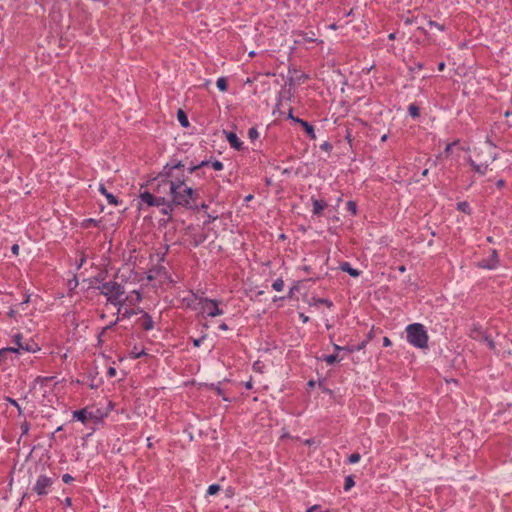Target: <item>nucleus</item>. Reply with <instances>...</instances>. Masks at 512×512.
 Returning a JSON list of instances; mask_svg holds the SVG:
<instances>
[{
  "label": "nucleus",
  "mask_w": 512,
  "mask_h": 512,
  "mask_svg": "<svg viewBox=\"0 0 512 512\" xmlns=\"http://www.w3.org/2000/svg\"><path fill=\"white\" fill-rule=\"evenodd\" d=\"M430 25H431V26H435V27H437L438 29H442V28H441V26H440L439 24L435 23V22H432V21H431V22H430Z\"/></svg>",
  "instance_id": "nucleus-52"
},
{
  "label": "nucleus",
  "mask_w": 512,
  "mask_h": 512,
  "mask_svg": "<svg viewBox=\"0 0 512 512\" xmlns=\"http://www.w3.org/2000/svg\"><path fill=\"white\" fill-rule=\"evenodd\" d=\"M248 136L251 140H255L259 137V132L255 127H252L248 130Z\"/></svg>",
  "instance_id": "nucleus-34"
},
{
  "label": "nucleus",
  "mask_w": 512,
  "mask_h": 512,
  "mask_svg": "<svg viewBox=\"0 0 512 512\" xmlns=\"http://www.w3.org/2000/svg\"><path fill=\"white\" fill-rule=\"evenodd\" d=\"M177 118L182 127L186 128L189 126V121H188L187 115L183 110H181V109L178 110Z\"/></svg>",
  "instance_id": "nucleus-17"
},
{
  "label": "nucleus",
  "mask_w": 512,
  "mask_h": 512,
  "mask_svg": "<svg viewBox=\"0 0 512 512\" xmlns=\"http://www.w3.org/2000/svg\"><path fill=\"white\" fill-rule=\"evenodd\" d=\"M99 192H100L102 195H104V196L106 197V199H107V201H108V203H109V204H111V205H118V200H117V198H116L113 194L109 193V192L106 190V188H105L104 184H100V186H99Z\"/></svg>",
  "instance_id": "nucleus-13"
},
{
  "label": "nucleus",
  "mask_w": 512,
  "mask_h": 512,
  "mask_svg": "<svg viewBox=\"0 0 512 512\" xmlns=\"http://www.w3.org/2000/svg\"><path fill=\"white\" fill-rule=\"evenodd\" d=\"M120 320V318L118 317L115 322L113 323H110V325L106 326L104 329H103V332H105L106 330L110 329L112 326H114L118 321Z\"/></svg>",
  "instance_id": "nucleus-45"
},
{
  "label": "nucleus",
  "mask_w": 512,
  "mask_h": 512,
  "mask_svg": "<svg viewBox=\"0 0 512 512\" xmlns=\"http://www.w3.org/2000/svg\"><path fill=\"white\" fill-rule=\"evenodd\" d=\"M361 459V456L359 453H353L351 454L349 457H348V462L350 464H355V463H358Z\"/></svg>",
  "instance_id": "nucleus-33"
},
{
  "label": "nucleus",
  "mask_w": 512,
  "mask_h": 512,
  "mask_svg": "<svg viewBox=\"0 0 512 512\" xmlns=\"http://www.w3.org/2000/svg\"><path fill=\"white\" fill-rule=\"evenodd\" d=\"M141 326L144 330L149 331L154 328V321L151 316L147 313H143V316L139 319Z\"/></svg>",
  "instance_id": "nucleus-11"
},
{
  "label": "nucleus",
  "mask_w": 512,
  "mask_h": 512,
  "mask_svg": "<svg viewBox=\"0 0 512 512\" xmlns=\"http://www.w3.org/2000/svg\"><path fill=\"white\" fill-rule=\"evenodd\" d=\"M451 148H452V144H448V145L446 146V148H445V152H447V153H448V152L451 150Z\"/></svg>",
  "instance_id": "nucleus-53"
},
{
  "label": "nucleus",
  "mask_w": 512,
  "mask_h": 512,
  "mask_svg": "<svg viewBox=\"0 0 512 512\" xmlns=\"http://www.w3.org/2000/svg\"><path fill=\"white\" fill-rule=\"evenodd\" d=\"M355 485L352 476H347L345 479L344 490L348 491Z\"/></svg>",
  "instance_id": "nucleus-31"
},
{
  "label": "nucleus",
  "mask_w": 512,
  "mask_h": 512,
  "mask_svg": "<svg viewBox=\"0 0 512 512\" xmlns=\"http://www.w3.org/2000/svg\"><path fill=\"white\" fill-rule=\"evenodd\" d=\"M444 68H445V63H443V62L439 63L438 70L442 71V70H444Z\"/></svg>",
  "instance_id": "nucleus-50"
},
{
  "label": "nucleus",
  "mask_w": 512,
  "mask_h": 512,
  "mask_svg": "<svg viewBox=\"0 0 512 512\" xmlns=\"http://www.w3.org/2000/svg\"><path fill=\"white\" fill-rule=\"evenodd\" d=\"M184 164L179 161L176 164L169 165L167 164L163 171L159 174V176L155 179L157 182L154 191L161 196V194H170V184L175 180V171L183 168Z\"/></svg>",
  "instance_id": "nucleus-4"
},
{
  "label": "nucleus",
  "mask_w": 512,
  "mask_h": 512,
  "mask_svg": "<svg viewBox=\"0 0 512 512\" xmlns=\"http://www.w3.org/2000/svg\"><path fill=\"white\" fill-rule=\"evenodd\" d=\"M389 38H390V39H394V33H391V34L389 35Z\"/></svg>",
  "instance_id": "nucleus-61"
},
{
  "label": "nucleus",
  "mask_w": 512,
  "mask_h": 512,
  "mask_svg": "<svg viewBox=\"0 0 512 512\" xmlns=\"http://www.w3.org/2000/svg\"><path fill=\"white\" fill-rule=\"evenodd\" d=\"M347 209L354 215L356 214V211H357V206H356V203L353 202V201H349L347 203Z\"/></svg>",
  "instance_id": "nucleus-35"
},
{
  "label": "nucleus",
  "mask_w": 512,
  "mask_h": 512,
  "mask_svg": "<svg viewBox=\"0 0 512 512\" xmlns=\"http://www.w3.org/2000/svg\"><path fill=\"white\" fill-rule=\"evenodd\" d=\"M107 373L110 377H113L116 374V369L114 367H110Z\"/></svg>",
  "instance_id": "nucleus-41"
},
{
  "label": "nucleus",
  "mask_w": 512,
  "mask_h": 512,
  "mask_svg": "<svg viewBox=\"0 0 512 512\" xmlns=\"http://www.w3.org/2000/svg\"><path fill=\"white\" fill-rule=\"evenodd\" d=\"M314 215H320L322 211L327 207V203L324 200L312 199Z\"/></svg>",
  "instance_id": "nucleus-12"
},
{
  "label": "nucleus",
  "mask_w": 512,
  "mask_h": 512,
  "mask_svg": "<svg viewBox=\"0 0 512 512\" xmlns=\"http://www.w3.org/2000/svg\"><path fill=\"white\" fill-rule=\"evenodd\" d=\"M123 299L125 300V302L128 301L130 304L133 305V304L139 303L141 301L142 297H141V294L138 291L134 290L131 293V295H129L126 298H123Z\"/></svg>",
  "instance_id": "nucleus-16"
},
{
  "label": "nucleus",
  "mask_w": 512,
  "mask_h": 512,
  "mask_svg": "<svg viewBox=\"0 0 512 512\" xmlns=\"http://www.w3.org/2000/svg\"><path fill=\"white\" fill-rule=\"evenodd\" d=\"M173 205H174V204L172 203V201H171V202H169V201H167V200L165 199V203L161 205V206H162L161 212H162L163 214H165V215L170 214V213L172 212V210H173Z\"/></svg>",
  "instance_id": "nucleus-22"
},
{
  "label": "nucleus",
  "mask_w": 512,
  "mask_h": 512,
  "mask_svg": "<svg viewBox=\"0 0 512 512\" xmlns=\"http://www.w3.org/2000/svg\"><path fill=\"white\" fill-rule=\"evenodd\" d=\"M295 122L302 125V127L305 129V132L311 139H316V135H315L314 128L312 125H310L308 122H306L302 119H295Z\"/></svg>",
  "instance_id": "nucleus-14"
},
{
  "label": "nucleus",
  "mask_w": 512,
  "mask_h": 512,
  "mask_svg": "<svg viewBox=\"0 0 512 512\" xmlns=\"http://www.w3.org/2000/svg\"><path fill=\"white\" fill-rule=\"evenodd\" d=\"M224 133L231 147L235 148L236 150H240L242 148V142L239 140V138L234 132L224 131Z\"/></svg>",
  "instance_id": "nucleus-10"
},
{
  "label": "nucleus",
  "mask_w": 512,
  "mask_h": 512,
  "mask_svg": "<svg viewBox=\"0 0 512 512\" xmlns=\"http://www.w3.org/2000/svg\"><path fill=\"white\" fill-rule=\"evenodd\" d=\"M480 341H483L491 350H495V342L490 336L481 334Z\"/></svg>",
  "instance_id": "nucleus-19"
},
{
  "label": "nucleus",
  "mask_w": 512,
  "mask_h": 512,
  "mask_svg": "<svg viewBox=\"0 0 512 512\" xmlns=\"http://www.w3.org/2000/svg\"><path fill=\"white\" fill-rule=\"evenodd\" d=\"M289 118L292 119L293 121H295V119H297L295 116L292 115L291 112L289 113Z\"/></svg>",
  "instance_id": "nucleus-56"
},
{
  "label": "nucleus",
  "mask_w": 512,
  "mask_h": 512,
  "mask_svg": "<svg viewBox=\"0 0 512 512\" xmlns=\"http://www.w3.org/2000/svg\"><path fill=\"white\" fill-rule=\"evenodd\" d=\"M22 338L23 337L21 334H16L14 336L13 340H14V343L17 345V347H7V348L0 349V357L7 352H19L20 345H23Z\"/></svg>",
  "instance_id": "nucleus-9"
},
{
  "label": "nucleus",
  "mask_w": 512,
  "mask_h": 512,
  "mask_svg": "<svg viewBox=\"0 0 512 512\" xmlns=\"http://www.w3.org/2000/svg\"><path fill=\"white\" fill-rule=\"evenodd\" d=\"M21 429H22V433L26 434L28 432V430H29V424L27 422L23 423L21 425Z\"/></svg>",
  "instance_id": "nucleus-39"
},
{
  "label": "nucleus",
  "mask_w": 512,
  "mask_h": 512,
  "mask_svg": "<svg viewBox=\"0 0 512 512\" xmlns=\"http://www.w3.org/2000/svg\"><path fill=\"white\" fill-rule=\"evenodd\" d=\"M100 294L107 298V302L118 307L117 313H120L125 303L123 295L125 294L124 287L116 281H108L97 288Z\"/></svg>",
  "instance_id": "nucleus-3"
},
{
  "label": "nucleus",
  "mask_w": 512,
  "mask_h": 512,
  "mask_svg": "<svg viewBox=\"0 0 512 512\" xmlns=\"http://www.w3.org/2000/svg\"><path fill=\"white\" fill-rule=\"evenodd\" d=\"M399 270H400L401 272H404V271H405V267H404V266H401V267H399Z\"/></svg>",
  "instance_id": "nucleus-60"
},
{
  "label": "nucleus",
  "mask_w": 512,
  "mask_h": 512,
  "mask_svg": "<svg viewBox=\"0 0 512 512\" xmlns=\"http://www.w3.org/2000/svg\"><path fill=\"white\" fill-rule=\"evenodd\" d=\"M340 269L344 272H347L352 277H358L360 274V272L357 269L353 268L348 262L342 263L340 265Z\"/></svg>",
  "instance_id": "nucleus-15"
},
{
  "label": "nucleus",
  "mask_w": 512,
  "mask_h": 512,
  "mask_svg": "<svg viewBox=\"0 0 512 512\" xmlns=\"http://www.w3.org/2000/svg\"><path fill=\"white\" fill-rule=\"evenodd\" d=\"M334 349H335V351H337V352H338V351H343V350H344V347H343V346H339V345H337V344H334Z\"/></svg>",
  "instance_id": "nucleus-48"
},
{
  "label": "nucleus",
  "mask_w": 512,
  "mask_h": 512,
  "mask_svg": "<svg viewBox=\"0 0 512 512\" xmlns=\"http://www.w3.org/2000/svg\"><path fill=\"white\" fill-rule=\"evenodd\" d=\"M457 209H458L459 211H462V212L467 213V214H469V213H470V205H469V203H468V202H466V201L459 202V203L457 204Z\"/></svg>",
  "instance_id": "nucleus-26"
},
{
  "label": "nucleus",
  "mask_w": 512,
  "mask_h": 512,
  "mask_svg": "<svg viewBox=\"0 0 512 512\" xmlns=\"http://www.w3.org/2000/svg\"><path fill=\"white\" fill-rule=\"evenodd\" d=\"M119 314H121V317H119L120 319H126L136 314V311L133 309H125L123 312L121 311Z\"/></svg>",
  "instance_id": "nucleus-30"
},
{
  "label": "nucleus",
  "mask_w": 512,
  "mask_h": 512,
  "mask_svg": "<svg viewBox=\"0 0 512 512\" xmlns=\"http://www.w3.org/2000/svg\"><path fill=\"white\" fill-rule=\"evenodd\" d=\"M209 164H210V162H209V161L203 160V161H201L199 164H197V165H192L191 167H189V168H188V172H189V173H193V172H195L197 169H200V168H202V167H205V166H207V165H209Z\"/></svg>",
  "instance_id": "nucleus-27"
},
{
  "label": "nucleus",
  "mask_w": 512,
  "mask_h": 512,
  "mask_svg": "<svg viewBox=\"0 0 512 512\" xmlns=\"http://www.w3.org/2000/svg\"><path fill=\"white\" fill-rule=\"evenodd\" d=\"M54 483L53 478L48 477L46 475H40L38 476L34 486L33 491L37 493L39 496H44L49 493L50 488L52 487Z\"/></svg>",
  "instance_id": "nucleus-7"
},
{
  "label": "nucleus",
  "mask_w": 512,
  "mask_h": 512,
  "mask_svg": "<svg viewBox=\"0 0 512 512\" xmlns=\"http://www.w3.org/2000/svg\"><path fill=\"white\" fill-rule=\"evenodd\" d=\"M219 329L226 331V330H228V326L225 323H222L219 325Z\"/></svg>",
  "instance_id": "nucleus-49"
},
{
  "label": "nucleus",
  "mask_w": 512,
  "mask_h": 512,
  "mask_svg": "<svg viewBox=\"0 0 512 512\" xmlns=\"http://www.w3.org/2000/svg\"><path fill=\"white\" fill-rule=\"evenodd\" d=\"M497 263H498L497 252H496V250H493V252H492V263L491 264H482V267L488 268V269H493V268L496 267Z\"/></svg>",
  "instance_id": "nucleus-24"
},
{
  "label": "nucleus",
  "mask_w": 512,
  "mask_h": 512,
  "mask_svg": "<svg viewBox=\"0 0 512 512\" xmlns=\"http://www.w3.org/2000/svg\"><path fill=\"white\" fill-rule=\"evenodd\" d=\"M343 347H344V350H343V351H348V352H352V351H353V349H352V348L345 347V346H343Z\"/></svg>",
  "instance_id": "nucleus-55"
},
{
  "label": "nucleus",
  "mask_w": 512,
  "mask_h": 512,
  "mask_svg": "<svg viewBox=\"0 0 512 512\" xmlns=\"http://www.w3.org/2000/svg\"><path fill=\"white\" fill-rule=\"evenodd\" d=\"M140 200L143 203H146L148 206L159 207L160 205L165 203V197L154 196L152 193L147 192V191L140 194Z\"/></svg>",
  "instance_id": "nucleus-8"
},
{
  "label": "nucleus",
  "mask_w": 512,
  "mask_h": 512,
  "mask_svg": "<svg viewBox=\"0 0 512 512\" xmlns=\"http://www.w3.org/2000/svg\"><path fill=\"white\" fill-rule=\"evenodd\" d=\"M306 512H328V511H320L319 506L315 505V506L309 508Z\"/></svg>",
  "instance_id": "nucleus-40"
},
{
  "label": "nucleus",
  "mask_w": 512,
  "mask_h": 512,
  "mask_svg": "<svg viewBox=\"0 0 512 512\" xmlns=\"http://www.w3.org/2000/svg\"><path fill=\"white\" fill-rule=\"evenodd\" d=\"M386 139H387V135H383L381 138V141H386Z\"/></svg>",
  "instance_id": "nucleus-59"
},
{
  "label": "nucleus",
  "mask_w": 512,
  "mask_h": 512,
  "mask_svg": "<svg viewBox=\"0 0 512 512\" xmlns=\"http://www.w3.org/2000/svg\"><path fill=\"white\" fill-rule=\"evenodd\" d=\"M383 345L388 347L391 345V340L388 337H384L383 339Z\"/></svg>",
  "instance_id": "nucleus-44"
},
{
  "label": "nucleus",
  "mask_w": 512,
  "mask_h": 512,
  "mask_svg": "<svg viewBox=\"0 0 512 512\" xmlns=\"http://www.w3.org/2000/svg\"><path fill=\"white\" fill-rule=\"evenodd\" d=\"M11 250H12V253H13V254L17 255V254H18V252H19V245H18V244H14V245L12 246Z\"/></svg>",
  "instance_id": "nucleus-42"
},
{
  "label": "nucleus",
  "mask_w": 512,
  "mask_h": 512,
  "mask_svg": "<svg viewBox=\"0 0 512 512\" xmlns=\"http://www.w3.org/2000/svg\"><path fill=\"white\" fill-rule=\"evenodd\" d=\"M170 195L174 205L193 208L198 192L187 186L183 177L176 175L175 180L170 184Z\"/></svg>",
  "instance_id": "nucleus-1"
},
{
  "label": "nucleus",
  "mask_w": 512,
  "mask_h": 512,
  "mask_svg": "<svg viewBox=\"0 0 512 512\" xmlns=\"http://www.w3.org/2000/svg\"><path fill=\"white\" fill-rule=\"evenodd\" d=\"M65 504H66L67 506H71V504H72L71 499H70V498H66V499H65Z\"/></svg>",
  "instance_id": "nucleus-51"
},
{
  "label": "nucleus",
  "mask_w": 512,
  "mask_h": 512,
  "mask_svg": "<svg viewBox=\"0 0 512 512\" xmlns=\"http://www.w3.org/2000/svg\"><path fill=\"white\" fill-rule=\"evenodd\" d=\"M221 487L218 484H212L207 489V495H215L220 491Z\"/></svg>",
  "instance_id": "nucleus-28"
},
{
  "label": "nucleus",
  "mask_w": 512,
  "mask_h": 512,
  "mask_svg": "<svg viewBox=\"0 0 512 512\" xmlns=\"http://www.w3.org/2000/svg\"><path fill=\"white\" fill-rule=\"evenodd\" d=\"M407 340L410 344L417 348L427 346L428 336L423 325L415 323L407 327Z\"/></svg>",
  "instance_id": "nucleus-5"
},
{
  "label": "nucleus",
  "mask_w": 512,
  "mask_h": 512,
  "mask_svg": "<svg viewBox=\"0 0 512 512\" xmlns=\"http://www.w3.org/2000/svg\"><path fill=\"white\" fill-rule=\"evenodd\" d=\"M300 318L302 319L303 323H306L309 320V317L305 316L304 314H300Z\"/></svg>",
  "instance_id": "nucleus-47"
},
{
  "label": "nucleus",
  "mask_w": 512,
  "mask_h": 512,
  "mask_svg": "<svg viewBox=\"0 0 512 512\" xmlns=\"http://www.w3.org/2000/svg\"><path fill=\"white\" fill-rule=\"evenodd\" d=\"M246 387H247L248 389H250V388L252 387L251 382H247Z\"/></svg>",
  "instance_id": "nucleus-58"
},
{
  "label": "nucleus",
  "mask_w": 512,
  "mask_h": 512,
  "mask_svg": "<svg viewBox=\"0 0 512 512\" xmlns=\"http://www.w3.org/2000/svg\"><path fill=\"white\" fill-rule=\"evenodd\" d=\"M37 349V344L34 342H27L23 345H20V350L26 351V352H34Z\"/></svg>",
  "instance_id": "nucleus-21"
},
{
  "label": "nucleus",
  "mask_w": 512,
  "mask_h": 512,
  "mask_svg": "<svg viewBox=\"0 0 512 512\" xmlns=\"http://www.w3.org/2000/svg\"><path fill=\"white\" fill-rule=\"evenodd\" d=\"M496 156L494 145L487 140L478 148L475 159L471 158L469 162L478 174L485 175L489 165L494 162Z\"/></svg>",
  "instance_id": "nucleus-2"
},
{
  "label": "nucleus",
  "mask_w": 512,
  "mask_h": 512,
  "mask_svg": "<svg viewBox=\"0 0 512 512\" xmlns=\"http://www.w3.org/2000/svg\"><path fill=\"white\" fill-rule=\"evenodd\" d=\"M201 207H202L203 209H206V208H207V205H206V204H202V205H201Z\"/></svg>",
  "instance_id": "nucleus-63"
},
{
  "label": "nucleus",
  "mask_w": 512,
  "mask_h": 512,
  "mask_svg": "<svg viewBox=\"0 0 512 512\" xmlns=\"http://www.w3.org/2000/svg\"><path fill=\"white\" fill-rule=\"evenodd\" d=\"M252 198H253V196H252V195H248V196H246L245 200H246V201H250Z\"/></svg>",
  "instance_id": "nucleus-57"
},
{
  "label": "nucleus",
  "mask_w": 512,
  "mask_h": 512,
  "mask_svg": "<svg viewBox=\"0 0 512 512\" xmlns=\"http://www.w3.org/2000/svg\"><path fill=\"white\" fill-rule=\"evenodd\" d=\"M73 417L78 421L85 423L87 420V412L85 409L77 410L73 413Z\"/></svg>",
  "instance_id": "nucleus-18"
},
{
  "label": "nucleus",
  "mask_w": 512,
  "mask_h": 512,
  "mask_svg": "<svg viewBox=\"0 0 512 512\" xmlns=\"http://www.w3.org/2000/svg\"><path fill=\"white\" fill-rule=\"evenodd\" d=\"M29 300H30V296H27V297L25 298V300H24L23 302H21V303L18 305L17 310H15V309H11V310L9 311V313H8V314H9V316H10V317H15V314L18 312L19 308H21L22 310H24V305H25V304H27V303L29 302Z\"/></svg>",
  "instance_id": "nucleus-25"
},
{
  "label": "nucleus",
  "mask_w": 512,
  "mask_h": 512,
  "mask_svg": "<svg viewBox=\"0 0 512 512\" xmlns=\"http://www.w3.org/2000/svg\"><path fill=\"white\" fill-rule=\"evenodd\" d=\"M195 300H198V308L201 309L203 313H206L209 317H216L224 314V311L219 308V302L214 299L209 298H198L196 295H193Z\"/></svg>",
  "instance_id": "nucleus-6"
},
{
  "label": "nucleus",
  "mask_w": 512,
  "mask_h": 512,
  "mask_svg": "<svg viewBox=\"0 0 512 512\" xmlns=\"http://www.w3.org/2000/svg\"><path fill=\"white\" fill-rule=\"evenodd\" d=\"M428 169H424L423 172H422V176H427L428 175Z\"/></svg>",
  "instance_id": "nucleus-54"
},
{
  "label": "nucleus",
  "mask_w": 512,
  "mask_h": 512,
  "mask_svg": "<svg viewBox=\"0 0 512 512\" xmlns=\"http://www.w3.org/2000/svg\"><path fill=\"white\" fill-rule=\"evenodd\" d=\"M62 480L64 483H70L74 480V478L70 474H64L62 476Z\"/></svg>",
  "instance_id": "nucleus-38"
},
{
  "label": "nucleus",
  "mask_w": 512,
  "mask_h": 512,
  "mask_svg": "<svg viewBox=\"0 0 512 512\" xmlns=\"http://www.w3.org/2000/svg\"><path fill=\"white\" fill-rule=\"evenodd\" d=\"M6 401H8L13 406H15L18 409L19 414L22 413V409H21V407L19 406L18 402L15 399L7 397Z\"/></svg>",
  "instance_id": "nucleus-37"
},
{
  "label": "nucleus",
  "mask_w": 512,
  "mask_h": 512,
  "mask_svg": "<svg viewBox=\"0 0 512 512\" xmlns=\"http://www.w3.org/2000/svg\"><path fill=\"white\" fill-rule=\"evenodd\" d=\"M497 187L502 188L505 185V181L500 179L496 183Z\"/></svg>",
  "instance_id": "nucleus-46"
},
{
  "label": "nucleus",
  "mask_w": 512,
  "mask_h": 512,
  "mask_svg": "<svg viewBox=\"0 0 512 512\" xmlns=\"http://www.w3.org/2000/svg\"><path fill=\"white\" fill-rule=\"evenodd\" d=\"M212 167L216 171H220L223 169V163L219 160H215L211 163Z\"/></svg>",
  "instance_id": "nucleus-36"
},
{
  "label": "nucleus",
  "mask_w": 512,
  "mask_h": 512,
  "mask_svg": "<svg viewBox=\"0 0 512 512\" xmlns=\"http://www.w3.org/2000/svg\"><path fill=\"white\" fill-rule=\"evenodd\" d=\"M272 287L275 291H282L283 288H284V282L282 279H276L273 284H272Z\"/></svg>",
  "instance_id": "nucleus-29"
},
{
  "label": "nucleus",
  "mask_w": 512,
  "mask_h": 512,
  "mask_svg": "<svg viewBox=\"0 0 512 512\" xmlns=\"http://www.w3.org/2000/svg\"><path fill=\"white\" fill-rule=\"evenodd\" d=\"M136 311V314L137 313H142L143 311L141 309H138V310H135Z\"/></svg>",
  "instance_id": "nucleus-64"
},
{
  "label": "nucleus",
  "mask_w": 512,
  "mask_h": 512,
  "mask_svg": "<svg viewBox=\"0 0 512 512\" xmlns=\"http://www.w3.org/2000/svg\"><path fill=\"white\" fill-rule=\"evenodd\" d=\"M321 359L328 365H333L334 363L340 361L337 354L325 355Z\"/></svg>",
  "instance_id": "nucleus-20"
},
{
  "label": "nucleus",
  "mask_w": 512,
  "mask_h": 512,
  "mask_svg": "<svg viewBox=\"0 0 512 512\" xmlns=\"http://www.w3.org/2000/svg\"><path fill=\"white\" fill-rule=\"evenodd\" d=\"M203 339H204V337L199 338V339H195V340L193 341L194 346H195V347H199V346L201 345V342L203 341Z\"/></svg>",
  "instance_id": "nucleus-43"
},
{
  "label": "nucleus",
  "mask_w": 512,
  "mask_h": 512,
  "mask_svg": "<svg viewBox=\"0 0 512 512\" xmlns=\"http://www.w3.org/2000/svg\"><path fill=\"white\" fill-rule=\"evenodd\" d=\"M408 111H409V114L414 118L419 116V108L414 104H411L409 106Z\"/></svg>",
  "instance_id": "nucleus-32"
},
{
  "label": "nucleus",
  "mask_w": 512,
  "mask_h": 512,
  "mask_svg": "<svg viewBox=\"0 0 512 512\" xmlns=\"http://www.w3.org/2000/svg\"><path fill=\"white\" fill-rule=\"evenodd\" d=\"M216 86L220 91H226L227 90V80L225 77H220L217 79Z\"/></svg>",
  "instance_id": "nucleus-23"
},
{
  "label": "nucleus",
  "mask_w": 512,
  "mask_h": 512,
  "mask_svg": "<svg viewBox=\"0 0 512 512\" xmlns=\"http://www.w3.org/2000/svg\"><path fill=\"white\" fill-rule=\"evenodd\" d=\"M346 138H347L349 141H351V140H350V133H349V132L347 133Z\"/></svg>",
  "instance_id": "nucleus-62"
}]
</instances>
